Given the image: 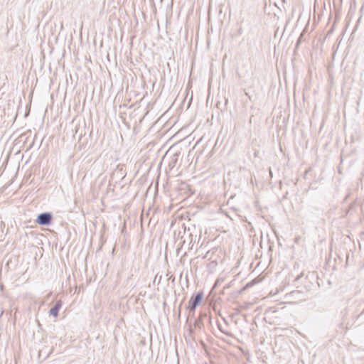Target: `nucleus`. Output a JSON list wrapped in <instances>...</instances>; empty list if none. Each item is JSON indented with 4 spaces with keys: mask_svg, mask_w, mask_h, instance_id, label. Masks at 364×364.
I'll list each match as a JSON object with an SVG mask.
<instances>
[{
    "mask_svg": "<svg viewBox=\"0 0 364 364\" xmlns=\"http://www.w3.org/2000/svg\"><path fill=\"white\" fill-rule=\"evenodd\" d=\"M203 298V292L202 291H198L196 294L191 296L189 301L188 309L190 313H194L196 307L201 303Z\"/></svg>",
    "mask_w": 364,
    "mask_h": 364,
    "instance_id": "nucleus-1",
    "label": "nucleus"
},
{
    "mask_svg": "<svg viewBox=\"0 0 364 364\" xmlns=\"http://www.w3.org/2000/svg\"><path fill=\"white\" fill-rule=\"evenodd\" d=\"M52 213L44 212L38 215L36 222L40 225L48 226L52 223Z\"/></svg>",
    "mask_w": 364,
    "mask_h": 364,
    "instance_id": "nucleus-2",
    "label": "nucleus"
},
{
    "mask_svg": "<svg viewBox=\"0 0 364 364\" xmlns=\"http://www.w3.org/2000/svg\"><path fill=\"white\" fill-rule=\"evenodd\" d=\"M62 301L60 300L57 301L54 306L49 310L50 315L57 317L58 316V312L62 306Z\"/></svg>",
    "mask_w": 364,
    "mask_h": 364,
    "instance_id": "nucleus-3",
    "label": "nucleus"
},
{
    "mask_svg": "<svg viewBox=\"0 0 364 364\" xmlns=\"http://www.w3.org/2000/svg\"><path fill=\"white\" fill-rule=\"evenodd\" d=\"M203 321H202V318H198L197 319H196L194 323H193V326L195 328H202L203 327Z\"/></svg>",
    "mask_w": 364,
    "mask_h": 364,
    "instance_id": "nucleus-4",
    "label": "nucleus"
},
{
    "mask_svg": "<svg viewBox=\"0 0 364 364\" xmlns=\"http://www.w3.org/2000/svg\"><path fill=\"white\" fill-rule=\"evenodd\" d=\"M228 103V100L227 98H225V103L223 105L220 104V102L217 103V107L221 110V112H223L226 109L227 105Z\"/></svg>",
    "mask_w": 364,
    "mask_h": 364,
    "instance_id": "nucleus-5",
    "label": "nucleus"
},
{
    "mask_svg": "<svg viewBox=\"0 0 364 364\" xmlns=\"http://www.w3.org/2000/svg\"><path fill=\"white\" fill-rule=\"evenodd\" d=\"M34 145V138L33 139L31 143L29 144L28 149H31Z\"/></svg>",
    "mask_w": 364,
    "mask_h": 364,
    "instance_id": "nucleus-6",
    "label": "nucleus"
},
{
    "mask_svg": "<svg viewBox=\"0 0 364 364\" xmlns=\"http://www.w3.org/2000/svg\"><path fill=\"white\" fill-rule=\"evenodd\" d=\"M53 351V348H52V349L50 350V353H48L47 354V355L45 357V359H46V358H47L49 356V355H50Z\"/></svg>",
    "mask_w": 364,
    "mask_h": 364,
    "instance_id": "nucleus-7",
    "label": "nucleus"
},
{
    "mask_svg": "<svg viewBox=\"0 0 364 364\" xmlns=\"http://www.w3.org/2000/svg\"><path fill=\"white\" fill-rule=\"evenodd\" d=\"M43 350H41L39 351V353H38V355H39V357H41V355H42V353H43Z\"/></svg>",
    "mask_w": 364,
    "mask_h": 364,
    "instance_id": "nucleus-8",
    "label": "nucleus"
},
{
    "mask_svg": "<svg viewBox=\"0 0 364 364\" xmlns=\"http://www.w3.org/2000/svg\"><path fill=\"white\" fill-rule=\"evenodd\" d=\"M301 276H302V274H301L300 276H298V277H296V280H299Z\"/></svg>",
    "mask_w": 364,
    "mask_h": 364,
    "instance_id": "nucleus-9",
    "label": "nucleus"
},
{
    "mask_svg": "<svg viewBox=\"0 0 364 364\" xmlns=\"http://www.w3.org/2000/svg\"><path fill=\"white\" fill-rule=\"evenodd\" d=\"M156 279V280H159V278H157V275H156V276H155L154 281H155Z\"/></svg>",
    "mask_w": 364,
    "mask_h": 364,
    "instance_id": "nucleus-10",
    "label": "nucleus"
},
{
    "mask_svg": "<svg viewBox=\"0 0 364 364\" xmlns=\"http://www.w3.org/2000/svg\"><path fill=\"white\" fill-rule=\"evenodd\" d=\"M156 279V280H159V278H157V275H156V276H155L154 281H155Z\"/></svg>",
    "mask_w": 364,
    "mask_h": 364,
    "instance_id": "nucleus-11",
    "label": "nucleus"
},
{
    "mask_svg": "<svg viewBox=\"0 0 364 364\" xmlns=\"http://www.w3.org/2000/svg\"><path fill=\"white\" fill-rule=\"evenodd\" d=\"M247 287H248V284H246L245 287H244L243 289H246V288H247Z\"/></svg>",
    "mask_w": 364,
    "mask_h": 364,
    "instance_id": "nucleus-12",
    "label": "nucleus"
},
{
    "mask_svg": "<svg viewBox=\"0 0 364 364\" xmlns=\"http://www.w3.org/2000/svg\"><path fill=\"white\" fill-rule=\"evenodd\" d=\"M247 287H248V284H246L245 287H244L243 289H246V288H247Z\"/></svg>",
    "mask_w": 364,
    "mask_h": 364,
    "instance_id": "nucleus-13",
    "label": "nucleus"
},
{
    "mask_svg": "<svg viewBox=\"0 0 364 364\" xmlns=\"http://www.w3.org/2000/svg\"><path fill=\"white\" fill-rule=\"evenodd\" d=\"M247 287H248V284H246L245 287H244L243 289H246V288H247Z\"/></svg>",
    "mask_w": 364,
    "mask_h": 364,
    "instance_id": "nucleus-14",
    "label": "nucleus"
},
{
    "mask_svg": "<svg viewBox=\"0 0 364 364\" xmlns=\"http://www.w3.org/2000/svg\"><path fill=\"white\" fill-rule=\"evenodd\" d=\"M218 282H219V280L218 279V280L216 281L215 285H217V284H218Z\"/></svg>",
    "mask_w": 364,
    "mask_h": 364,
    "instance_id": "nucleus-15",
    "label": "nucleus"
},
{
    "mask_svg": "<svg viewBox=\"0 0 364 364\" xmlns=\"http://www.w3.org/2000/svg\"><path fill=\"white\" fill-rule=\"evenodd\" d=\"M228 287H229V286L224 287V289H227Z\"/></svg>",
    "mask_w": 364,
    "mask_h": 364,
    "instance_id": "nucleus-16",
    "label": "nucleus"
},
{
    "mask_svg": "<svg viewBox=\"0 0 364 364\" xmlns=\"http://www.w3.org/2000/svg\"><path fill=\"white\" fill-rule=\"evenodd\" d=\"M205 364H208V363H205Z\"/></svg>",
    "mask_w": 364,
    "mask_h": 364,
    "instance_id": "nucleus-17",
    "label": "nucleus"
}]
</instances>
